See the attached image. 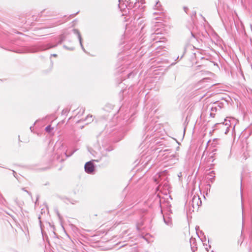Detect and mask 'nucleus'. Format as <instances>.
<instances>
[{
	"label": "nucleus",
	"instance_id": "1",
	"mask_svg": "<svg viewBox=\"0 0 252 252\" xmlns=\"http://www.w3.org/2000/svg\"><path fill=\"white\" fill-rule=\"evenodd\" d=\"M85 171L89 174H91L94 170V166L92 161L87 162L85 165Z\"/></svg>",
	"mask_w": 252,
	"mask_h": 252
},
{
	"label": "nucleus",
	"instance_id": "2",
	"mask_svg": "<svg viewBox=\"0 0 252 252\" xmlns=\"http://www.w3.org/2000/svg\"><path fill=\"white\" fill-rule=\"evenodd\" d=\"M201 203V201L200 198L197 196H194L192 199V206L193 208L198 209Z\"/></svg>",
	"mask_w": 252,
	"mask_h": 252
},
{
	"label": "nucleus",
	"instance_id": "3",
	"mask_svg": "<svg viewBox=\"0 0 252 252\" xmlns=\"http://www.w3.org/2000/svg\"><path fill=\"white\" fill-rule=\"evenodd\" d=\"M94 121L93 116L91 114H88L86 116L85 119H81L79 120V121H84L86 122V124L88 125L90 124Z\"/></svg>",
	"mask_w": 252,
	"mask_h": 252
},
{
	"label": "nucleus",
	"instance_id": "4",
	"mask_svg": "<svg viewBox=\"0 0 252 252\" xmlns=\"http://www.w3.org/2000/svg\"><path fill=\"white\" fill-rule=\"evenodd\" d=\"M75 111L77 112L76 116H77L78 118L82 116L85 113V110L83 108H78Z\"/></svg>",
	"mask_w": 252,
	"mask_h": 252
},
{
	"label": "nucleus",
	"instance_id": "5",
	"mask_svg": "<svg viewBox=\"0 0 252 252\" xmlns=\"http://www.w3.org/2000/svg\"><path fill=\"white\" fill-rule=\"evenodd\" d=\"M53 128L50 125H49L46 127L45 130L47 132H50L53 130Z\"/></svg>",
	"mask_w": 252,
	"mask_h": 252
}]
</instances>
